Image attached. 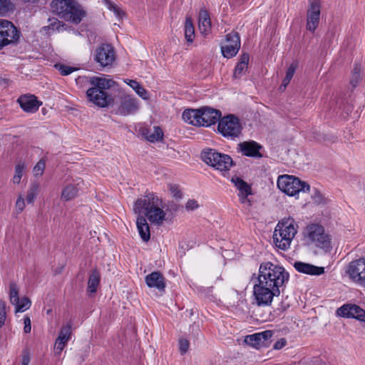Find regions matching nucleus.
I'll return each mask as SVG.
<instances>
[{"label": "nucleus", "mask_w": 365, "mask_h": 365, "mask_svg": "<svg viewBox=\"0 0 365 365\" xmlns=\"http://www.w3.org/2000/svg\"><path fill=\"white\" fill-rule=\"evenodd\" d=\"M92 86L86 91H104L106 89L114 88L117 83L112 78H107L104 76H93L88 80Z\"/></svg>", "instance_id": "6ab92c4d"}, {"label": "nucleus", "mask_w": 365, "mask_h": 365, "mask_svg": "<svg viewBox=\"0 0 365 365\" xmlns=\"http://www.w3.org/2000/svg\"><path fill=\"white\" fill-rule=\"evenodd\" d=\"M221 115L220 110L204 107L196 110L187 109L184 110L182 119L189 124L195 126L208 127L219 122Z\"/></svg>", "instance_id": "7ed1b4c3"}, {"label": "nucleus", "mask_w": 365, "mask_h": 365, "mask_svg": "<svg viewBox=\"0 0 365 365\" xmlns=\"http://www.w3.org/2000/svg\"><path fill=\"white\" fill-rule=\"evenodd\" d=\"M297 68V62L292 63L286 71L284 78L292 80V78L294 76V74L296 72Z\"/></svg>", "instance_id": "c03bdc74"}, {"label": "nucleus", "mask_w": 365, "mask_h": 365, "mask_svg": "<svg viewBox=\"0 0 365 365\" xmlns=\"http://www.w3.org/2000/svg\"><path fill=\"white\" fill-rule=\"evenodd\" d=\"M169 190L173 197H177V198H180L182 197V192L180 190L178 185H170L169 186Z\"/></svg>", "instance_id": "09e8293b"}, {"label": "nucleus", "mask_w": 365, "mask_h": 365, "mask_svg": "<svg viewBox=\"0 0 365 365\" xmlns=\"http://www.w3.org/2000/svg\"><path fill=\"white\" fill-rule=\"evenodd\" d=\"M10 301L12 304L19 303V289L17 286L15 284H11L10 285Z\"/></svg>", "instance_id": "4c0bfd02"}, {"label": "nucleus", "mask_w": 365, "mask_h": 365, "mask_svg": "<svg viewBox=\"0 0 365 365\" xmlns=\"http://www.w3.org/2000/svg\"><path fill=\"white\" fill-rule=\"evenodd\" d=\"M78 188L74 185H68L66 186L61 192V198L66 201L71 200L76 197L78 193Z\"/></svg>", "instance_id": "473e14b6"}, {"label": "nucleus", "mask_w": 365, "mask_h": 365, "mask_svg": "<svg viewBox=\"0 0 365 365\" xmlns=\"http://www.w3.org/2000/svg\"><path fill=\"white\" fill-rule=\"evenodd\" d=\"M336 314L344 318H354L365 322V310L353 304H346L337 309Z\"/></svg>", "instance_id": "dca6fc26"}, {"label": "nucleus", "mask_w": 365, "mask_h": 365, "mask_svg": "<svg viewBox=\"0 0 365 365\" xmlns=\"http://www.w3.org/2000/svg\"><path fill=\"white\" fill-rule=\"evenodd\" d=\"M321 4L319 0H309L307 15V29L314 33L319 26L321 14Z\"/></svg>", "instance_id": "f8f14e48"}, {"label": "nucleus", "mask_w": 365, "mask_h": 365, "mask_svg": "<svg viewBox=\"0 0 365 365\" xmlns=\"http://www.w3.org/2000/svg\"><path fill=\"white\" fill-rule=\"evenodd\" d=\"M49 29L57 31H63L66 26L63 22L58 20L57 19H49Z\"/></svg>", "instance_id": "58836bf2"}, {"label": "nucleus", "mask_w": 365, "mask_h": 365, "mask_svg": "<svg viewBox=\"0 0 365 365\" xmlns=\"http://www.w3.org/2000/svg\"><path fill=\"white\" fill-rule=\"evenodd\" d=\"M313 198L316 202H318V203L321 202L322 196H321V194L318 191H316L314 195L313 196Z\"/></svg>", "instance_id": "6e6d98bb"}, {"label": "nucleus", "mask_w": 365, "mask_h": 365, "mask_svg": "<svg viewBox=\"0 0 365 365\" xmlns=\"http://www.w3.org/2000/svg\"><path fill=\"white\" fill-rule=\"evenodd\" d=\"M30 362V357L28 353H24L22 354L21 365H29Z\"/></svg>", "instance_id": "864d4df0"}, {"label": "nucleus", "mask_w": 365, "mask_h": 365, "mask_svg": "<svg viewBox=\"0 0 365 365\" xmlns=\"http://www.w3.org/2000/svg\"><path fill=\"white\" fill-rule=\"evenodd\" d=\"M250 61V56L248 53H242L240 56L239 62L235 68L233 76L235 78H241L247 71Z\"/></svg>", "instance_id": "cd10ccee"}, {"label": "nucleus", "mask_w": 365, "mask_h": 365, "mask_svg": "<svg viewBox=\"0 0 365 365\" xmlns=\"http://www.w3.org/2000/svg\"><path fill=\"white\" fill-rule=\"evenodd\" d=\"M198 27L200 33L206 36L210 34L212 28L210 14L206 10H201L199 13Z\"/></svg>", "instance_id": "a878e982"}, {"label": "nucleus", "mask_w": 365, "mask_h": 365, "mask_svg": "<svg viewBox=\"0 0 365 365\" xmlns=\"http://www.w3.org/2000/svg\"><path fill=\"white\" fill-rule=\"evenodd\" d=\"M24 331L25 333L28 334L31 332V319L29 317H25L24 318Z\"/></svg>", "instance_id": "8fccbe9b"}, {"label": "nucleus", "mask_w": 365, "mask_h": 365, "mask_svg": "<svg viewBox=\"0 0 365 365\" xmlns=\"http://www.w3.org/2000/svg\"><path fill=\"white\" fill-rule=\"evenodd\" d=\"M11 3L9 0H0V15H5L11 9Z\"/></svg>", "instance_id": "79ce46f5"}, {"label": "nucleus", "mask_w": 365, "mask_h": 365, "mask_svg": "<svg viewBox=\"0 0 365 365\" xmlns=\"http://www.w3.org/2000/svg\"><path fill=\"white\" fill-rule=\"evenodd\" d=\"M40 0H23V1L25 2V3H31V4H36Z\"/></svg>", "instance_id": "13d9d810"}, {"label": "nucleus", "mask_w": 365, "mask_h": 365, "mask_svg": "<svg viewBox=\"0 0 365 365\" xmlns=\"http://www.w3.org/2000/svg\"><path fill=\"white\" fill-rule=\"evenodd\" d=\"M242 128L240 120L233 114L221 117L217 125L218 133L224 138L232 140L241 135Z\"/></svg>", "instance_id": "423d86ee"}, {"label": "nucleus", "mask_w": 365, "mask_h": 365, "mask_svg": "<svg viewBox=\"0 0 365 365\" xmlns=\"http://www.w3.org/2000/svg\"><path fill=\"white\" fill-rule=\"evenodd\" d=\"M291 80L284 78L282 83L279 87L280 89H285Z\"/></svg>", "instance_id": "5fc2aeb1"}, {"label": "nucleus", "mask_w": 365, "mask_h": 365, "mask_svg": "<svg viewBox=\"0 0 365 365\" xmlns=\"http://www.w3.org/2000/svg\"><path fill=\"white\" fill-rule=\"evenodd\" d=\"M289 307V304L286 303L285 301H282L277 307V309L280 312H284Z\"/></svg>", "instance_id": "603ef678"}, {"label": "nucleus", "mask_w": 365, "mask_h": 365, "mask_svg": "<svg viewBox=\"0 0 365 365\" xmlns=\"http://www.w3.org/2000/svg\"><path fill=\"white\" fill-rule=\"evenodd\" d=\"M145 281L148 287L156 289L161 292H165V279L160 272L155 271L146 275Z\"/></svg>", "instance_id": "412c9836"}, {"label": "nucleus", "mask_w": 365, "mask_h": 365, "mask_svg": "<svg viewBox=\"0 0 365 365\" xmlns=\"http://www.w3.org/2000/svg\"><path fill=\"white\" fill-rule=\"evenodd\" d=\"M298 226L292 218L284 219L279 222L273 234V242L276 247L287 250L297 232Z\"/></svg>", "instance_id": "39448f33"}, {"label": "nucleus", "mask_w": 365, "mask_h": 365, "mask_svg": "<svg viewBox=\"0 0 365 365\" xmlns=\"http://www.w3.org/2000/svg\"><path fill=\"white\" fill-rule=\"evenodd\" d=\"M161 201L153 192L138 199L134 205L135 213L144 215L155 225H161L165 219V212L160 207Z\"/></svg>", "instance_id": "f03ea898"}, {"label": "nucleus", "mask_w": 365, "mask_h": 365, "mask_svg": "<svg viewBox=\"0 0 365 365\" xmlns=\"http://www.w3.org/2000/svg\"><path fill=\"white\" fill-rule=\"evenodd\" d=\"M304 236L316 247L325 252H329L331 250V237L321 225L313 223L307 225L304 231Z\"/></svg>", "instance_id": "0eeeda50"}, {"label": "nucleus", "mask_w": 365, "mask_h": 365, "mask_svg": "<svg viewBox=\"0 0 365 365\" xmlns=\"http://www.w3.org/2000/svg\"><path fill=\"white\" fill-rule=\"evenodd\" d=\"M277 184L280 190L289 196H294L300 192H307L310 189L307 182L288 175L279 176Z\"/></svg>", "instance_id": "1a4fd4ad"}, {"label": "nucleus", "mask_w": 365, "mask_h": 365, "mask_svg": "<svg viewBox=\"0 0 365 365\" xmlns=\"http://www.w3.org/2000/svg\"><path fill=\"white\" fill-rule=\"evenodd\" d=\"M39 190V185L37 183L32 184L26 192V200L28 204H33Z\"/></svg>", "instance_id": "72a5a7b5"}, {"label": "nucleus", "mask_w": 365, "mask_h": 365, "mask_svg": "<svg viewBox=\"0 0 365 365\" xmlns=\"http://www.w3.org/2000/svg\"><path fill=\"white\" fill-rule=\"evenodd\" d=\"M71 337V325L67 324L60 329L58 336L54 344V352L56 355H60Z\"/></svg>", "instance_id": "aec40b11"}, {"label": "nucleus", "mask_w": 365, "mask_h": 365, "mask_svg": "<svg viewBox=\"0 0 365 365\" xmlns=\"http://www.w3.org/2000/svg\"><path fill=\"white\" fill-rule=\"evenodd\" d=\"M17 101L22 110L27 113H35L41 105L37 97L31 93L21 95Z\"/></svg>", "instance_id": "a211bd4d"}, {"label": "nucleus", "mask_w": 365, "mask_h": 365, "mask_svg": "<svg viewBox=\"0 0 365 365\" xmlns=\"http://www.w3.org/2000/svg\"><path fill=\"white\" fill-rule=\"evenodd\" d=\"M240 48V38L237 32L232 31L225 36V41L221 47L224 57L230 58L235 56Z\"/></svg>", "instance_id": "ddd939ff"}, {"label": "nucleus", "mask_w": 365, "mask_h": 365, "mask_svg": "<svg viewBox=\"0 0 365 365\" xmlns=\"http://www.w3.org/2000/svg\"><path fill=\"white\" fill-rule=\"evenodd\" d=\"M273 336V332L271 330H266L262 332L255 333L248 335L245 337V341L246 344L254 346L259 347L265 345L267 340L270 339Z\"/></svg>", "instance_id": "4be33fe9"}, {"label": "nucleus", "mask_w": 365, "mask_h": 365, "mask_svg": "<svg viewBox=\"0 0 365 365\" xmlns=\"http://www.w3.org/2000/svg\"><path fill=\"white\" fill-rule=\"evenodd\" d=\"M361 65L355 63L350 77V84L352 88H356L361 81Z\"/></svg>", "instance_id": "2f4dec72"}, {"label": "nucleus", "mask_w": 365, "mask_h": 365, "mask_svg": "<svg viewBox=\"0 0 365 365\" xmlns=\"http://www.w3.org/2000/svg\"><path fill=\"white\" fill-rule=\"evenodd\" d=\"M289 279V272L282 267L271 262H262L259 267L257 283L253 287V294L258 306L272 304L274 297L280 294Z\"/></svg>", "instance_id": "f257e3e1"}, {"label": "nucleus", "mask_w": 365, "mask_h": 365, "mask_svg": "<svg viewBox=\"0 0 365 365\" xmlns=\"http://www.w3.org/2000/svg\"><path fill=\"white\" fill-rule=\"evenodd\" d=\"M201 158L207 165L220 171L228 170L232 165V159L226 154L220 153L215 149H205L202 152Z\"/></svg>", "instance_id": "6e6552de"}, {"label": "nucleus", "mask_w": 365, "mask_h": 365, "mask_svg": "<svg viewBox=\"0 0 365 365\" xmlns=\"http://www.w3.org/2000/svg\"><path fill=\"white\" fill-rule=\"evenodd\" d=\"M231 182L235 185L239 191L237 195L240 202L250 206L251 200L248 197L249 195H252L251 186L245 180L238 177L232 178Z\"/></svg>", "instance_id": "f3484780"}, {"label": "nucleus", "mask_w": 365, "mask_h": 365, "mask_svg": "<svg viewBox=\"0 0 365 365\" xmlns=\"http://www.w3.org/2000/svg\"><path fill=\"white\" fill-rule=\"evenodd\" d=\"M184 32L186 41L190 43H192L195 39V34L194 24L190 16H187L185 18Z\"/></svg>", "instance_id": "c756f323"}, {"label": "nucleus", "mask_w": 365, "mask_h": 365, "mask_svg": "<svg viewBox=\"0 0 365 365\" xmlns=\"http://www.w3.org/2000/svg\"><path fill=\"white\" fill-rule=\"evenodd\" d=\"M6 320V303L0 300V327L5 324Z\"/></svg>", "instance_id": "a18cd8bd"}, {"label": "nucleus", "mask_w": 365, "mask_h": 365, "mask_svg": "<svg viewBox=\"0 0 365 365\" xmlns=\"http://www.w3.org/2000/svg\"><path fill=\"white\" fill-rule=\"evenodd\" d=\"M46 168V160L41 159L33 169L34 175L36 177L41 176Z\"/></svg>", "instance_id": "ea45409f"}, {"label": "nucleus", "mask_w": 365, "mask_h": 365, "mask_svg": "<svg viewBox=\"0 0 365 365\" xmlns=\"http://www.w3.org/2000/svg\"><path fill=\"white\" fill-rule=\"evenodd\" d=\"M51 7L60 17L75 24H78L86 16V11L74 0H52Z\"/></svg>", "instance_id": "20e7f679"}, {"label": "nucleus", "mask_w": 365, "mask_h": 365, "mask_svg": "<svg viewBox=\"0 0 365 365\" xmlns=\"http://www.w3.org/2000/svg\"><path fill=\"white\" fill-rule=\"evenodd\" d=\"M123 81L130 88H132L135 91H147L136 80L125 79Z\"/></svg>", "instance_id": "37998d69"}, {"label": "nucleus", "mask_w": 365, "mask_h": 365, "mask_svg": "<svg viewBox=\"0 0 365 365\" xmlns=\"http://www.w3.org/2000/svg\"><path fill=\"white\" fill-rule=\"evenodd\" d=\"M105 5L111 11H113L116 17L121 19L125 13L114 2L110 0H105Z\"/></svg>", "instance_id": "e433bc0d"}, {"label": "nucleus", "mask_w": 365, "mask_h": 365, "mask_svg": "<svg viewBox=\"0 0 365 365\" xmlns=\"http://www.w3.org/2000/svg\"><path fill=\"white\" fill-rule=\"evenodd\" d=\"M140 98H142L144 100H148L150 98V93H137Z\"/></svg>", "instance_id": "4d7b16f0"}, {"label": "nucleus", "mask_w": 365, "mask_h": 365, "mask_svg": "<svg viewBox=\"0 0 365 365\" xmlns=\"http://www.w3.org/2000/svg\"><path fill=\"white\" fill-rule=\"evenodd\" d=\"M25 208V201L21 195H19L16 202V210L18 214L21 213Z\"/></svg>", "instance_id": "de8ad7c7"}, {"label": "nucleus", "mask_w": 365, "mask_h": 365, "mask_svg": "<svg viewBox=\"0 0 365 365\" xmlns=\"http://www.w3.org/2000/svg\"><path fill=\"white\" fill-rule=\"evenodd\" d=\"M55 67L58 69L62 76H67L71 74L72 72L76 70V68L68 66L64 64L58 63L55 65Z\"/></svg>", "instance_id": "a19ab883"}, {"label": "nucleus", "mask_w": 365, "mask_h": 365, "mask_svg": "<svg viewBox=\"0 0 365 365\" xmlns=\"http://www.w3.org/2000/svg\"><path fill=\"white\" fill-rule=\"evenodd\" d=\"M25 169V165L22 162H19L15 166V173L12 181L14 184H19Z\"/></svg>", "instance_id": "f704fd0d"}, {"label": "nucleus", "mask_w": 365, "mask_h": 365, "mask_svg": "<svg viewBox=\"0 0 365 365\" xmlns=\"http://www.w3.org/2000/svg\"><path fill=\"white\" fill-rule=\"evenodd\" d=\"M101 276L99 272L94 269L91 273L88 281V291L91 293H95L100 283Z\"/></svg>", "instance_id": "7c9ffc66"}, {"label": "nucleus", "mask_w": 365, "mask_h": 365, "mask_svg": "<svg viewBox=\"0 0 365 365\" xmlns=\"http://www.w3.org/2000/svg\"><path fill=\"white\" fill-rule=\"evenodd\" d=\"M198 203L195 200H189L185 205V207L187 210H193L198 207Z\"/></svg>", "instance_id": "3c124183"}, {"label": "nucleus", "mask_w": 365, "mask_h": 365, "mask_svg": "<svg viewBox=\"0 0 365 365\" xmlns=\"http://www.w3.org/2000/svg\"><path fill=\"white\" fill-rule=\"evenodd\" d=\"M139 109L137 100L131 95L124 94L120 98V103L116 110V114L126 116L135 113Z\"/></svg>", "instance_id": "4468645a"}, {"label": "nucleus", "mask_w": 365, "mask_h": 365, "mask_svg": "<svg viewBox=\"0 0 365 365\" xmlns=\"http://www.w3.org/2000/svg\"><path fill=\"white\" fill-rule=\"evenodd\" d=\"M346 272L353 281L365 286L364 259H359L351 262L348 266Z\"/></svg>", "instance_id": "2eb2a0df"}, {"label": "nucleus", "mask_w": 365, "mask_h": 365, "mask_svg": "<svg viewBox=\"0 0 365 365\" xmlns=\"http://www.w3.org/2000/svg\"><path fill=\"white\" fill-rule=\"evenodd\" d=\"M143 135L150 143L161 141L163 138V132L158 126H155L153 130L145 129L143 132Z\"/></svg>", "instance_id": "c85d7f7f"}, {"label": "nucleus", "mask_w": 365, "mask_h": 365, "mask_svg": "<svg viewBox=\"0 0 365 365\" xmlns=\"http://www.w3.org/2000/svg\"><path fill=\"white\" fill-rule=\"evenodd\" d=\"M31 304V301L27 297L19 299V303L14 304L16 312H23L30 308Z\"/></svg>", "instance_id": "c9c22d12"}, {"label": "nucleus", "mask_w": 365, "mask_h": 365, "mask_svg": "<svg viewBox=\"0 0 365 365\" xmlns=\"http://www.w3.org/2000/svg\"><path fill=\"white\" fill-rule=\"evenodd\" d=\"M238 148L243 155L252 158H261L259 150L262 146L254 140L244 141L238 144Z\"/></svg>", "instance_id": "5701e85b"}, {"label": "nucleus", "mask_w": 365, "mask_h": 365, "mask_svg": "<svg viewBox=\"0 0 365 365\" xmlns=\"http://www.w3.org/2000/svg\"><path fill=\"white\" fill-rule=\"evenodd\" d=\"M190 343L186 339H180L179 340V349L182 354H185L189 349Z\"/></svg>", "instance_id": "49530a36"}, {"label": "nucleus", "mask_w": 365, "mask_h": 365, "mask_svg": "<svg viewBox=\"0 0 365 365\" xmlns=\"http://www.w3.org/2000/svg\"><path fill=\"white\" fill-rule=\"evenodd\" d=\"M86 96L90 102L101 108L107 107L113 101L108 93H86Z\"/></svg>", "instance_id": "b1692460"}, {"label": "nucleus", "mask_w": 365, "mask_h": 365, "mask_svg": "<svg viewBox=\"0 0 365 365\" xmlns=\"http://www.w3.org/2000/svg\"><path fill=\"white\" fill-rule=\"evenodd\" d=\"M21 31L8 20L0 19V50L18 43Z\"/></svg>", "instance_id": "9d476101"}, {"label": "nucleus", "mask_w": 365, "mask_h": 365, "mask_svg": "<svg viewBox=\"0 0 365 365\" xmlns=\"http://www.w3.org/2000/svg\"><path fill=\"white\" fill-rule=\"evenodd\" d=\"M282 345H283V344L280 345V344H279V342H277V343L274 344V348H275V349H280V348L282 347Z\"/></svg>", "instance_id": "bf43d9fd"}, {"label": "nucleus", "mask_w": 365, "mask_h": 365, "mask_svg": "<svg viewBox=\"0 0 365 365\" xmlns=\"http://www.w3.org/2000/svg\"><path fill=\"white\" fill-rule=\"evenodd\" d=\"M294 267L299 272L307 274L309 275H321L324 273V268L323 267H317L309 263L302 262H296L294 264Z\"/></svg>", "instance_id": "393cba45"}, {"label": "nucleus", "mask_w": 365, "mask_h": 365, "mask_svg": "<svg viewBox=\"0 0 365 365\" xmlns=\"http://www.w3.org/2000/svg\"><path fill=\"white\" fill-rule=\"evenodd\" d=\"M115 59V52L110 44L103 43L96 50L95 61L102 67L111 66Z\"/></svg>", "instance_id": "9b49d317"}, {"label": "nucleus", "mask_w": 365, "mask_h": 365, "mask_svg": "<svg viewBox=\"0 0 365 365\" xmlns=\"http://www.w3.org/2000/svg\"><path fill=\"white\" fill-rule=\"evenodd\" d=\"M136 225L143 241L148 242L150 238V232L146 218L143 215H139L136 220Z\"/></svg>", "instance_id": "bb28decb"}]
</instances>
